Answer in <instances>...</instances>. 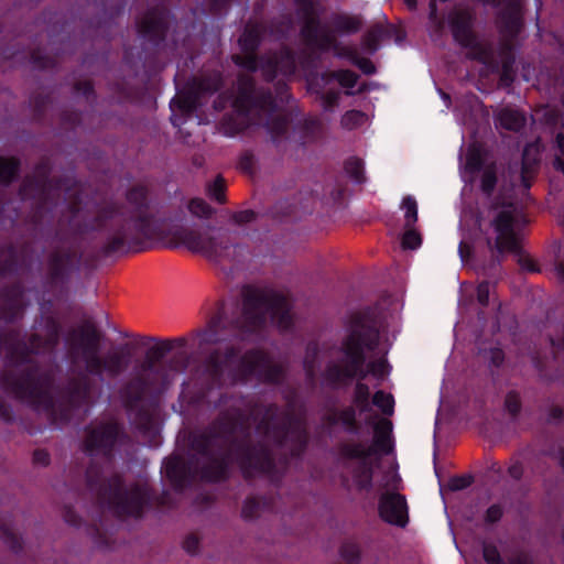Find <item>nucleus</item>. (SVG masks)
I'll use <instances>...</instances> for the list:
<instances>
[{"instance_id":"nucleus-38","label":"nucleus","mask_w":564,"mask_h":564,"mask_svg":"<svg viewBox=\"0 0 564 564\" xmlns=\"http://www.w3.org/2000/svg\"><path fill=\"white\" fill-rule=\"evenodd\" d=\"M485 165L482 152L477 147H470L466 155L465 169L470 174L479 173Z\"/></svg>"},{"instance_id":"nucleus-64","label":"nucleus","mask_w":564,"mask_h":564,"mask_svg":"<svg viewBox=\"0 0 564 564\" xmlns=\"http://www.w3.org/2000/svg\"><path fill=\"white\" fill-rule=\"evenodd\" d=\"M505 564H532V558L525 552H517L509 556Z\"/></svg>"},{"instance_id":"nucleus-31","label":"nucleus","mask_w":564,"mask_h":564,"mask_svg":"<svg viewBox=\"0 0 564 564\" xmlns=\"http://www.w3.org/2000/svg\"><path fill=\"white\" fill-rule=\"evenodd\" d=\"M3 251L6 257L0 261V278L18 274L21 269V259L17 247L8 243Z\"/></svg>"},{"instance_id":"nucleus-45","label":"nucleus","mask_w":564,"mask_h":564,"mask_svg":"<svg viewBox=\"0 0 564 564\" xmlns=\"http://www.w3.org/2000/svg\"><path fill=\"white\" fill-rule=\"evenodd\" d=\"M505 409L512 421H517L522 409L520 393L516 390L509 391L505 397Z\"/></svg>"},{"instance_id":"nucleus-47","label":"nucleus","mask_w":564,"mask_h":564,"mask_svg":"<svg viewBox=\"0 0 564 564\" xmlns=\"http://www.w3.org/2000/svg\"><path fill=\"white\" fill-rule=\"evenodd\" d=\"M226 183L221 175H217L213 183L207 186V195L218 204L226 203Z\"/></svg>"},{"instance_id":"nucleus-4","label":"nucleus","mask_w":564,"mask_h":564,"mask_svg":"<svg viewBox=\"0 0 564 564\" xmlns=\"http://www.w3.org/2000/svg\"><path fill=\"white\" fill-rule=\"evenodd\" d=\"M184 337L163 339L150 347L143 361L124 379L116 391L117 399L138 430L148 432L152 425L150 408L156 404L172 383L173 377L184 373L191 355L183 349Z\"/></svg>"},{"instance_id":"nucleus-29","label":"nucleus","mask_w":564,"mask_h":564,"mask_svg":"<svg viewBox=\"0 0 564 564\" xmlns=\"http://www.w3.org/2000/svg\"><path fill=\"white\" fill-rule=\"evenodd\" d=\"M297 134V142L305 144L314 141L321 131V121L317 118H305L300 120L293 128Z\"/></svg>"},{"instance_id":"nucleus-3","label":"nucleus","mask_w":564,"mask_h":564,"mask_svg":"<svg viewBox=\"0 0 564 564\" xmlns=\"http://www.w3.org/2000/svg\"><path fill=\"white\" fill-rule=\"evenodd\" d=\"M131 438L124 425L116 419L90 423L84 430L83 453L91 458L85 471L87 489L96 496L98 503L116 517L141 518L152 505L154 494L147 484L133 482L126 486L120 474L104 477V467L94 460L101 458L111 463L120 448L129 445Z\"/></svg>"},{"instance_id":"nucleus-21","label":"nucleus","mask_w":564,"mask_h":564,"mask_svg":"<svg viewBox=\"0 0 564 564\" xmlns=\"http://www.w3.org/2000/svg\"><path fill=\"white\" fill-rule=\"evenodd\" d=\"M303 20V25L300 31V35L303 42L306 44H318L322 47H326L332 43V39L328 34H321L323 29H326L322 24L319 17L316 14L315 0H295Z\"/></svg>"},{"instance_id":"nucleus-52","label":"nucleus","mask_w":564,"mask_h":564,"mask_svg":"<svg viewBox=\"0 0 564 564\" xmlns=\"http://www.w3.org/2000/svg\"><path fill=\"white\" fill-rule=\"evenodd\" d=\"M334 76L340 86L351 89L357 85L358 75L350 69L334 70Z\"/></svg>"},{"instance_id":"nucleus-26","label":"nucleus","mask_w":564,"mask_h":564,"mask_svg":"<svg viewBox=\"0 0 564 564\" xmlns=\"http://www.w3.org/2000/svg\"><path fill=\"white\" fill-rule=\"evenodd\" d=\"M362 18L357 14H349L345 12L333 13L330 15V25L327 28L334 35H351L358 33L362 28Z\"/></svg>"},{"instance_id":"nucleus-49","label":"nucleus","mask_w":564,"mask_h":564,"mask_svg":"<svg viewBox=\"0 0 564 564\" xmlns=\"http://www.w3.org/2000/svg\"><path fill=\"white\" fill-rule=\"evenodd\" d=\"M208 12L216 18H225L234 0H206Z\"/></svg>"},{"instance_id":"nucleus-42","label":"nucleus","mask_w":564,"mask_h":564,"mask_svg":"<svg viewBox=\"0 0 564 564\" xmlns=\"http://www.w3.org/2000/svg\"><path fill=\"white\" fill-rule=\"evenodd\" d=\"M372 404L386 415H392L394 411V399L391 393L378 390L372 397Z\"/></svg>"},{"instance_id":"nucleus-25","label":"nucleus","mask_w":564,"mask_h":564,"mask_svg":"<svg viewBox=\"0 0 564 564\" xmlns=\"http://www.w3.org/2000/svg\"><path fill=\"white\" fill-rule=\"evenodd\" d=\"M498 23L505 35L509 37L518 36L522 29L521 3L517 0L507 1L498 13Z\"/></svg>"},{"instance_id":"nucleus-28","label":"nucleus","mask_w":564,"mask_h":564,"mask_svg":"<svg viewBox=\"0 0 564 564\" xmlns=\"http://www.w3.org/2000/svg\"><path fill=\"white\" fill-rule=\"evenodd\" d=\"M321 34H328L332 39V43H329L328 46L322 47L318 44H306V46L313 51H317L319 53H327L333 51L335 56L339 58H345L349 61L351 64H354V61L356 59L358 52L356 48L350 46H343L340 42L337 40V37L334 35V32H330L327 29H323Z\"/></svg>"},{"instance_id":"nucleus-37","label":"nucleus","mask_w":564,"mask_h":564,"mask_svg":"<svg viewBox=\"0 0 564 564\" xmlns=\"http://www.w3.org/2000/svg\"><path fill=\"white\" fill-rule=\"evenodd\" d=\"M52 98L47 94L36 93L29 99V106L33 111V118L41 121L44 117L46 107L51 104Z\"/></svg>"},{"instance_id":"nucleus-12","label":"nucleus","mask_w":564,"mask_h":564,"mask_svg":"<svg viewBox=\"0 0 564 564\" xmlns=\"http://www.w3.org/2000/svg\"><path fill=\"white\" fill-rule=\"evenodd\" d=\"M171 247H185L193 253H198L209 261H236V251L241 245L230 240L229 232L209 224L187 226H173L169 229Z\"/></svg>"},{"instance_id":"nucleus-39","label":"nucleus","mask_w":564,"mask_h":564,"mask_svg":"<svg viewBox=\"0 0 564 564\" xmlns=\"http://www.w3.org/2000/svg\"><path fill=\"white\" fill-rule=\"evenodd\" d=\"M187 209L193 216L202 219H209L215 213V209L199 197L192 198L187 204Z\"/></svg>"},{"instance_id":"nucleus-56","label":"nucleus","mask_w":564,"mask_h":564,"mask_svg":"<svg viewBox=\"0 0 564 564\" xmlns=\"http://www.w3.org/2000/svg\"><path fill=\"white\" fill-rule=\"evenodd\" d=\"M74 91L83 95L87 100H95L96 93L90 80H79L74 84Z\"/></svg>"},{"instance_id":"nucleus-30","label":"nucleus","mask_w":564,"mask_h":564,"mask_svg":"<svg viewBox=\"0 0 564 564\" xmlns=\"http://www.w3.org/2000/svg\"><path fill=\"white\" fill-rule=\"evenodd\" d=\"M21 161L17 156H0V184L3 187L10 186L19 178Z\"/></svg>"},{"instance_id":"nucleus-41","label":"nucleus","mask_w":564,"mask_h":564,"mask_svg":"<svg viewBox=\"0 0 564 564\" xmlns=\"http://www.w3.org/2000/svg\"><path fill=\"white\" fill-rule=\"evenodd\" d=\"M0 539L14 553H20L23 549L22 538L8 525L0 527Z\"/></svg>"},{"instance_id":"nucleus-35","label":"nucleus","mask_w":564,"mask_h":564,"mask_svg":"<svg viewBox=\"0 0 564 564\" xmlns=\"http://www.w3.org/2000/svg\"><path fill=\"white\" fill-rule=\"evenodd\" d=\"M382 35L383 29L380 25H375L362 35L361 45L369 54H375L379 50Z\"/></svg>"},{"instance_id":"nucleus-33","label":"nucleus","mask_w":564,"mask_h":564,"mask_svg":"<svg viewBox=\"0 0 564 564\" xmlns=\"http://www.w3.org/2000/svg\"><path fill=\"white\" fill-rule=\"evenodd\" d=\"M267 501L263 497L258 496H249L245 499L242 508H241V517L243 520H254L257 519L263 508L265 507Z\"/></svg>"},{"instance_id":"nucleus-24","label":"nucleus","mask_w":564,"mask_h":564,"mask_svg":"<svg viewBox=\"0 0 564 564\" xmlns=\"http://www.w3.org/2000/svg\"><path fill=\"white\" fill-rule=\"evenodd\" d=\"M257 72L261 70L265 82H273L279 72L284 74H293L295 70V61L290 50L280 53L257 55Z\"/></svg>"},{"instance_id":"nucleus-53","label":"nucleus","mask_w":564,"mask_h":564,"mask_svg":"<svg viewBox=\"0 0 564 564\" xmlns=\"http://www.w3.org/2000/svg\"><path fill=\"white\" fill-rule=\"evenodd\" d=\"M422 243L421 235L413 228H406L402 237V247L404 249L414 250Z\"/></svg>"},{"instance_id":"nucleus-23","label":"nucleus","mask_w":564,"mask_h":564,"mask_svg":"<svg viewBox=\"0 0 564 564\" xmlns=\"http://www.w3.org/2000/svg\"><path fill=\"white\" fill-rule=\"evenodd\" d=\"M24 286L15 281L0 289V321L12 324L22 317L24 312Z\"/></svg>"},{"instance_id":"nucleus-58","label":"nucleus","mask_w":564,"mask_h":564,"mask_svg":"<svg viewBox=\"0 0 564 564\" xmlns=\"http://www.w3.org/2000/svg\"><path fill=\"white\" fill-rule=\"evenodd\" d=\"M503 517V508L500 503L491 505L485 512L484 521L486 524H495Z\"/></svg>"},{"instance_id":"nucleus-6","label":"nucleus","mask_w":564,"mask_h":564,"mask_svg":"<svg viewBox=\"0 0 564 564\" xmlns=\"http://www.w3.org/2000/svg\"><path fill=\"white\" fill-rule=\"evenodd\" d=\"M127 205L110 202L98 208L93 223L83 231L100 230L105 240L100 252L105 257L142 251V245L161 235V225L150 210V192L145 185L135 184L124 194Z\"/></svg>"},{"instance_id":"nucleus-55","label":"nucleus","mask_w":564,"mask_h":564,"mask_svg":"<svg viewBox=\"0 0 564 564\" xmlns=\"http://www.w3.org/2000/svg\"><path fill=\"white\" fill-rule=\"evenodd\" d=\"M336 80L334 76V70H326L321 73L314 80L310 83L311 88L315 93V90H325L326 87Z\"/></svg>"},{"instance_id":"nucleus-44","label":"nucleus","mask_w":564,"mask_h":564,"mask_svg":"<svg viewBox=\"0 0 564 564\" xmlns=\"http://www.w3.org/2000/svg\"><path fill=\"white\" fill-rule=\"evenodd\" d=\"M514 57L508 55L502 59L499 83L502 87H510L516 79Z\"/></svg>"},{"instance_id":"nucleus-16","label":"nucleus","mask_w":564,"mask_h":564,"mask_svg":"<svg viewBox=\"0 0 564 564\" xmlns=\"http://www.w3.org/2000/svg\"><path fill=\"white\" fill-rule=\"evenodd\" d=\"M278 411L276 404H268L258 427L263 429L278 447L289 445L292 458H300L306 451L308 434L293 413H285L283 420L276 423Z\"/></svg>"},{"instance_id":"nucleus-48","label":"nucleus","mask_w":564,"mask_h":564,"mask_svg":"<svg viewBox=\"0 0 564 564\" xmlns=\"http://www.w3.org/2000/svg\"><path fill=\"white\" fill-rule=\"evenodd\" d=\"M315 95L326 111H332L339 104L340 93L337 89L315 90Z\"/></svg>"},{"instance_id":"nucleus-32","label":"nucleus","mask_w":564,"mask_h":564,"mask_svg":"<svg viewBox=\"0 0 564 564\" xmlns=\"http://www.w3.org/2000/svg\"><path fill=\"white\" fill-rule=\"evenodd\" d=\"M497 121L499 126L509 131H519L524 126V117L517 110L502 109Z\"/></svg>"},{"instance_id":"nucleus-63","label":"nucleus","mask_w":564,"mask_h":564,"mask_svg":"<svg viewBox=\"0 0 564 564\" xmlns=\"http://www.w3.org/2000/svg\"><path fill=\"white\" fill-rule=\"evenodd\" d=\"M544 455L556 460L564 470V445L551 446L544 452Z\"/></svg>"},{"instance_id":"nucleus-61","label":"nucleus","mask_w":564,"mask_h":564,"mask_svg":"<svg viewBox=\"0 0 564 564\" xmlns=\"http://www.w3.org/2000/svg\"><path fill=\"white\" fill-rule=\"evenodd\" d=\"M238 167L246 172V173H252L254 170V155L250 151H245L240 156L238 161Z\"/></svg>"},{"instance_id":"nucleus-8","label":"nucleus","mask_w":564,"mask_h":564,"mask_svg":"<svg viewBox=\"0 0 564 564\" xmlns=\"http://www.w3.org/2000/svg\"><path fill=\"white\" fill-rule=\"evenodd\" d=\"M232 107L236 113L226 116L221 121L227 137L240 134L251 124H256L265 129L275 147L288 140L291 115L278 113L279 106L272 90L258 86L252 75L238 74Z\"/></svg>"},{"instance_id":"nucleus-27","label":"nucleus","mask_w":564,"mask_h":564,"mask_svg":"<svg viewBox=\"0 0 564 564\" xmlns=\"http://www.w3.org/2000/svg\"><path fill=\"white\" fill-rule=\"evenodd\" d=\"M44 329L45 336L33 333L32 341L37 343L43 348L45 354H50L54 351L59 344L62 327L57 318L54 316H47L44 321Z\"/></svg>"},{"instance_id":"nucleus-18","label":"nucleus","mask_w":564,"mask_h":564,"mask_svg":"<svg viewBox=\"0 0 564 564\" xmlns=\"http://www.w3.org/2000/svg\"><path fill=\"white\" fill-rule=\"evenodd\" d=\"M352 403L341 409L335 406L326 408L321 421L323 431L327 435L332 436L334 429L337 426H341L348 434H358L360 432L361 425L358 421V413L362 414L371 411L370 389L361 380L355 384Z\"/></svg>"},{"instance_id":"nucleus-22","label":"nucleus","mask_w":564,"mask_h":564,"mask_svg":"<svg viewBox=\"0 0 564 564\" xmlns=\"http://www.w3.org/2000/svg\"><path fill=\"white\" fill-rule=\"evenodd\" d=\"M379 517L387 523L404 528L409 523V508L405 496L399 492H384L378 505Z\"/></svg>"},{"instance_id":"nucleus-34","label":"nucleus","mask_w":564,"mask_h":564,"mask_svg":"<svg viewBox=\"0 0 564 564\" xmlns=\"http://www.w3.org/2000/svg\"><path fill=\"white\" fill-rule=\"evenodd\" d=\"M264 23L267 24V35L274 40L285 39L292 26V21L288 17L274 18Z\"/></svg>"},{"instance_id":"nucleus-43","label":"nucleus","mask_w":564,"mask_h":564,"mask_svg":"<svg viewBox=\"0 0 564 564\" xmlns=\"http://www.w3.org/2000/svg\"><path fill=\"white\" fill-rule=\"evenodd\" d=\"M345 172L348 174L350 178H352L357 184H362L366 181L364 174V162L358 158H349L344 165Z\"/></svg>"},{"instance_id":"nucleus-50","label":"nucleus","mask_w":564,"mask_h":564,"mask_svg":"<svg viewBox=\"0 0 564 564\" xmlns=\"http://www.w3.org/2000/svg\"><path fill=\"white\" fill-rule=\"evenodd\" d=\"M366 115L360 110H348L344 113L341 117V126L346 129H355L359 126H361L365 121Z\"/></svg>"},{"instance_id":"nucleus-10","label":"nucleus","mask_w":564,"mask_h":564,"mask_svg":"<svg viewBox=\"0 0 564 564\" xmlns=\"http://www.w3.org/2000/svg\"><path fill=\"white\" fill-rule=\"evenodd\" d=\"M52 165L50 160L42 159L35 164L34 173L26 175L22 181L19 195L22 200H34L30 214V221L40 226L58 205L61 194L68 200L67 210L75 218L82 210V191L77 182L68 176L51 177Z\"/></svg>"},{"instance_id":"nucleus-15","label":"nucleus","mask_w":564,"mask_h":564,"mask_svg":"<svg viewBox=\"0 0 564 564\" xmlns=\"http://www.w3.org/2000/svg\"><path fill=\"white\" fill-rule=\"evenodd\" d=\"M223 86L224 76L220 70H208L200 76L193 77L170 102L172 124L181 127L199 109L203 98L214 95Z\"/></svg>"},{"instance_id":"nucleus-57","label":"nucleus","mask_w":564,"mask_h":564,"mask_svg":"<svg viewBox=\"0 0 564 564\" xmlns=\"http://www.w3.org/2000/svg\"><path fill=\"white\" fill-rule=\"evenodd\" d=\"M474 477L471 475L454 476L448 481V487L453 491H459L471 486Z\"/></svg>"},{"instance_id":"nucleus-46","label":"nucleus","mask_w":564,"mask_h":564,"mask_svg":"<svg viewBox=\"0 0 564 564\" xmlns=\"http://www.w3.org/2000/svg\"><path fill=\"white\" fill-rule=\"evenodd\" d=\"M402 208L404 209L405 228L414 227L417 221V203L413 196H405L402 200Z\"/></svg>"},{"instance_id":"nucleus-7","label":"nucleus","mask_w":564,"mask_h":564,"mask_svg":"<svg viewBox=\"0 0 564 564\" xmlns=\"http://www.w3.org/2000/svg\"><path fill=\"white\" fill-rule=\"evenodd\" d=\"M380 339L378 316L373 308L366 307L350 316L348 333L341 340L339 351L344 358L328 361L321 373L323 384L332 390L348 386L354 379L364 380L368 372L375 377L387 373L384 359L371 361L368 371L364 369L367 351H373Z\"/></svg>"},{"instance_id":"nucleus-62","label":"nucleus","mask_w":564,"mask_h":564,"mask_svg":"<svg viewBox=\"0 0 564 564\" xmlns=\"http://www.w3.org/2000/svg\"><path fill=\"white\" fill-rule=\"evenodd\" d=\"M352 65L358 67L365 75L368 76L373 75L377 72V68L375 64L371 62V59L362 57L359 54L357 55Z\"/></svg>"},{"instance_id":"nucleus-59","label":"nucleus","mask_w":564,"mask_h":564,"mask_svg":"<svg viewBox=\"0 0 564 564\" xmlns=\"http://www.w3.org/2000/svg\"><path fill=\"white\" fill-rule=\"evenodd\" d=\"M490 286V282L487 280L480 282L477 286V301L482 307L489 305Z\"/></svg>"},{"instance_id":"nucleus-17","label":"nucleus","mask_w":564,"mask_h":564,"mask_svg":"<svg viewBox=\"0 0 564 564\" xmlns=\"http://www.w3.org/2000/svg\"><path fill=\"white\" fill-rule=\"evenodd\" d=\"M53 242L46 257V273L43 281V286L50 292L63 289L80 261L78 250L68 240L65 231L55 230Z\"/></svg>"},{"instance_id":"nucleus-1","label":"nucleus","mask_w":564,"mask_h":564,"mask_svg":"<svg viewBox=\"0 0 564 564\" xmlns=\"http://www.w3.org/2000/svg\"><path fill=\"white\" fill-rule=\"evenodd\" d=\"M268 319L281 333L293 330L295 314L286 295L246 285L241 310L224 300L217 302L215 313L204 329L196 330V336L200 338L199 346L226 345L210 349L192 370L193 389L181 394L188 405L218 409L227 403L228 394L220 392L213 401L210 394L216 389L247 386L252 380L272 386L283 381V367L268 351L253 347L242 352L238 344L263 330Z\"/></svg>"},{"instance_id":"nucleus-51","label":"nucleus","mask_w":564,"mask_h":564,"mask_svg":"<svg viewBox=\"0 0 564 564\" xmlns=\"http://www.w3.org/2000/svg\"><path fill=\"white\" fill-rule=\"evenodd\" d=\"M481 546L482 557L487 564H503L500 552L494 543L484 541Z\"/></svg>"},{"instance_id":"nucleus-19","label":"nucleus","mask_w":564,"mask_h":564,"mask_svg":"<svg viewBox=\"0 0 564 564\" xmlns=\"http://www.w3.org/2000/svg\"><path fill=\"white\" fill-rule=\"evenodd\" d=\"M474 18L467 11H456L449 18V28L455 42L468 50L467 57L489 65L494 58L492 48L480 42L473 29Z\"/></svg>"},{"instance_id":"nucleus-5","label":"nucleus","mask_w":564,"mask_h":564,"mask_svg":"<svg viewBox=\"0 0 564 564\" xmlns=\"http://www.w3.org/2000/svg\"><path fill=\"white\" fill-rule=\"evenodd\" d=\"M101 332L90 322L68 333L66 341L69 359L74 364L83 361L85 365L84 370L70 377L63 388V395L72 409L94 406L102 394L99 381L118 378L131 364L128 345L101 356Z\"/></svg>"},{"instance_id":"nucleus-14","label":"nucleus","mask_w":564,"mask_h":564,"mask_svg":"<svg viewBox=\"0 0 564 564\" xmlns=\"http://www.w3.org/2000/svg\"><path fill=\"white\" fill-rule=\"evenodd\" d=\"M518 221V208L514 204L509 203L502 205L497 210L495 217L491 220V227L496 232V239L492 242L490 238L487 239V245L491 251H496L491 256L490 270H497L501 263V259L505 252H511L518 254L519 264L522 269L530 272H538L536 264L530 258L521 257L522 248L520 243V237L516 231V225Z\"/></svg>"},{"instance_id":"nucleus-2","label":"nucleus","mask_w":564,"mask_h":564,"mask_svg":"<svg viewBox=\"0 0 564 564\" xmlns=\"http://www.w3.org/2000/svg\"><path fill=\"white\" fill-rule=\"evenodd\" d=\"M187 456L172 454L163 460L162 471L177 491L192 487L197 480L207 484L226 481L236 463L246 479L261 475L271 480L280 478L272 449L263 441L252 442L250 426L241 411L219 413L205 427L188 435Z\"/></svg>"},{"instance_id":"nucleus-40","label":"nucleus","mask_w":564,"mask_h":564,"mask_svg":"<svg viewBox=\"0 0 564 564\" xmlns=\"http://www.w3.org/2000/svg\"><path fill=\"white\" fill-rule=\"evenodd\" d=\"M497 182H498V178H497L496 165H495V163H491L484 169L481 180H480L481 192L485 195L490 196L496 188Z\"/></svg>"},{"instance_id":"nucleus-13","label":"nucleus","mask_w":564,"mask_h":564,"mask_svg":"<svg viewBox=\"0 0 564 564\" xmlns=\"http://www.w3.org/2000/svg\"><path fill=\"white\" fill-rule=\"evenodd\" d=\"M174 21L171 10L164 4L148 9L137 22V31L142 40L144 52H140L138 62L132 61V50L124 51L123 62L137 75L140 68L151 66L159 51L165 45V41Z\"/></svg>"},{"instance_id":"nucleus-11","label":"nucleus","mask_w":564,"mask_h":564,"mask_svg":"<svg viewBox=\"0 0 564 564\" xmlns=\"http://www.w3.org/2000/svg\"><path fill=\"white\" fill-rule=\"evenodd\" d=\"M373 431L370 445L354 440L341 441L336 445L338 463L350 470L354 484L359 491L372 489L373 465L370 459L389 455L393 449L391 421L381 420L375 425Z\"/></svg>"},{"instance_id":"nucleus-20","label":"nucleus","mask_w":564,"mask_h":564,"mask_svg":"<svg viewBox=\"0 0 564 564\" xmlns=\"http://www.w3.org/2000/svg\"><path fill=\"white\" fill-rule=\"evenodd\" d=\"M267 35V24L264 21H248L238 37L240 54H232V63L246 70V74L252 75L257 72V55L259 48Z\"/></svg>"},{"instance_id":"nucleus-60","label":"nucleus","mask_w":564,"mask_h":564,"mask_svg":"<svg viewBox=\"0 0 564 564\" xmlns=\"http://www.w3.org/2000/svg\"><path fill=\"white\" fill-rule=\"evenodd\" d=\"M257 218V214L252 209H246L235 212L231 215V220L237 225H246L253 221Z\"/></svg>"},{"instance_id":"nucleus-54","label":"nucleus","mask_w":564,"mask_h":564,"mask_svg":"<svg viewBox=\"0 0 564 564\" xmlns=\"http://www.w3.org/2000/svg\"><path fill=\"white\" fill-rule=\"evenodd\" d=\"M61 122L68 129H76L82 123V113L76 110H64L61 113Z\"/></svg>"},{"instance_id":"nucleus-9","label":"nucleus","mask_w":564,"mask_h":564,"mask_svg":"<svg viewBox=\"0 0 564 564\" xmlns=\"http://www.w3.org/2000/svg\"><path fill=\"white\" fill-rule=\"evenodd\" d=\"M11 341L9 358L12 369L0 373L2 390L14 399L33 405L53 406V400L48 392L52 384L50 373L42 371L40 364L32 359L33 355H45L43 348L32 341V334L28 341L19 339Z\"/></svg>"},{"instance_id":"nucleus-36","label":"nucleus","mask_w":564,"mask_h":564,"mask_svg":"<svg viewBox=\"0 0 564 564\" xmlns=\"http://www.w3.org/2000/svg\"><path fill=\"white\" fill-rule=\"evenodd\" d=\"M30 63L37 69H53L58 64V56L44 54L40 48L33 50L29 54Z\"/></svg>"}]
</instances>
